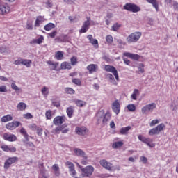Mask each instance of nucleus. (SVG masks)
Here are the masks:
<instances>
[{"instance_id":"nucleus-24","label":"nucleus","mask_w":178,"mask_h":178,"mask_svg":"<svg viewBox=\"0 0 178 178\" xmlns=\"http://www.w3.org/2000/svg\"><path fill=\"white\" fill-rule=\"evenodd\" d=\"M66 113L68 118H73V113H74V107L72 106H70L66 109Z\"/></svg>"},{"instance_id":"nucleus-19","label":"nucleus","mask_w":178,"mask_h":178,"mask_svg":"<svg viewBox=\"0 0 178 178\" xmlns=\"http://www.w3.org/2000/svg\"><path fill=\"white\" fill-rule=\"evenodd\" d=\"M86 69L88 70L90 74L97 72V69H98V65L96 64H90L87 66Z\"/></svg>"},{"instance_id":"nucleus-16","label":"nucleus","mask_w":178,"mask_h":178,"mask_svg":"<svg viewBox=\"0 0 178 178\" xmlns=\"http://www.w3.org/2000/svg\"><path fill=\"white\" fill-rule=\"evenodd\" d=\"M123 56L130 58V59H133L134 60H138L140 59V56L138 54H134L130 52H124Z\"/></svg>"},{"instance_id":"nucleus-55","label":"nucleus","mask_w":178,"mask_h":178,"mask_svg":"<svg viewBox=\"0 0 178 178\" xmlns=\"http://www.w3.org/2000/svg\"><path fill=\"white\" fill-rule=\"evenodd\" d=\"M139 73H144V65L143 64H140L138 67Z\"/></svg>"},{"instance_id":"nucleus-52","label":"nucleus","mask_w":178,"mask_h":178,"mask_svg":"<svg viewBox=\"0 0 178 178\" xmlns=\"http://www.w3.org/2000/svg\"><path fill=\"white\" fill-rule=\"evenodd\" d=\"M11 88H13V90H15V91H21L22 89L19 88V87H17V86H16V83H11Z\"/></svg>"},{"instance_id":"nucleus-42","label":"nucleus","mask_w":178,"mask_h":178,"mask_svg":"<svg viewBox=\"0 0 178 178\" xmlns=\"http://www.w3.org/2000/svg\"><path fill=\"white\" fill-rule=\"evenodd\" d=\"M122 27V24L115 23L112 26V31H118L120 28Z\"/></svg>"},{"instance_id":"nucleus-57","label":"nucleus","mask_w":178,"mask_h":178,"mask_svg":"<svg viewBox=\"0 0 178 178\" xmlns=\"http://www.w3.org/2000/svg\"><path fill=\"white\" fill-rule=\"evenodd\" d=\"M69 172H70V176H72V177H74V176H76V175H77V172H76L75 168H74L73 170H71Z\"/></svg>"},{"instance_id":"nucleus-27","label":"nucleus","mask_w":178,"mask_h":178,"mask_svg":"<svg viewBox=\"0 0 178 178\" xmlns=\"http://www.w3.org/2000/svg\"><path fill=\"white\" fill-rule=\"evenodd\" d=\"M41 92H42L43 97L47 98V97H48L49 95V88L47 87V86H44L41 89Z\"/></svg>"},{"instance_id":"nucleus-23","label":"nucleus","mask_w":178,"mask_h":178,"mask_svg":"<svg viewBox=\"0 0 178 178\" xmlns=\"http://www.w3.org/2000/svg\"><path fill=\"white\" fill-rule=\"evenodd\" d=\"M73 102L78 106L79 108H83V106H86L87 105V102L80 99H74Z\"/></svg>"},{"instance_id":"nucleus-44","label":"nucleus","mask_w":178,"mask_h":178,"mask_svg":"<svg viewBox=\"0 0 178 178\" xmlns=\"http://www.w3.org/2000/svg\"><path fill=\"white\" fill-rule=\"evenodd\" d=\"M83 159L81 160V165H84L85 166L88 165V156L86 154V157H82Z\"/></svg>"},{"instance_id":"nucleus-40","label":"nucleus","mask_w":178,"mask_h":178,"mask_svg":"<svg viewBox=\"0 0 178 178\" xmlns=\"http://www.w3.org/2000/svg\"><path fill=\"white\" fill-rule=\"evenodd\" d=\"M0 54H9V48L5 46L0 47Z\"/></svg>"},{"instance_id":"nucleus-30","label":"nucleus","mask_w":178,"mask_h":178,"mask_svg":"<svg viewBox=\"0 0 178 178\" xmlns=\"http://www.w3.org/2000/svg\"><path fill=\"white\" fill-rule=\"evenodd\" d=\"M60 68L63 70L67 69L68 70H70V69H72V65H70V63H67L65 61L61 63Z\"/></svg>"},{"instance_id":"nucleus-21","label":"nucleus","mask_w":178,"mask_h":178,"mask_svg":"<svg viewBox=\"0 0 178 178\" xmlns=\"http://www.w3.org/2000/svg\"><path fill=\"white\" fill-rule=\"evenodd\" d=\"M42 41H44V36L40 35L38 39H33L30 42V44L31 45H35V44H38L40 45V44H42Z\"/></svg>"},{"instance_id":"nucleus-18","label":"nucleus","mask_w":178,"mask_h":178,"mask_svg":"<svg viewBox=\"0 0 178 178\" xmlns=\"http://www.w3.org/2000/svg\"><path fill=\"white\" fill-rule=\"evenodd\" d=\"M74 154L76 156H80L81 158H86V152L81 150V149H79V148L74 149Z\"/></svg>"},{"instance_id":"nucleus-62","label":"nucleus","mask_w":178,"mask_h":178,"mask_svg":"<svg viewBox=\"0 0 178 178\" xmlns=\"http://www.w3.org/2000/svg\"><path fill=\"white\" fill-rule=\"evenodd\" d=\"M8 152H16V147L13 146H8Z\"/></svg>"},{"instance_id":"nucleus-46","label":"nucleus","mask_w":178,"mask_h":178,"mask_svg":"<svg viewBox=\"0 0 178 178\" xmlns=\"http://www.w3.org/2000/svg\"><path fill=\"white\" fill-rule=\"evenodd\" d=\"M71 65L72 66H76L77 65V57L73 56L70 58Z\"/></svg>"},{"instance_id":"nucleus-48","label":"nucleus","mask_w":178,"mask_h":178,"mask_svg":"<svg viewBox=\"0 0 178 178\" xmlns=\"http://www.w3.org/2000/svg\"><path fill=\"white\" fill-rule=\"evenodd\" d=\"M26 29H27V30H33V22L28 21L26 22Z\"/></svg>"},{"instance_id":"nucleus-50","label":"nucleus","mask_w":178,"mask_h":178,"mask_svg":"<svg viewBox=\"0 0 178 178\" xmlns=\"http://www.w3.org/2000/svg\"><path fill=\"white\" fill-rule=\"evenodd\" d=\"M72 83H74V84H76V86H81V81H80L79 79H73Z\"/></svg>"},{"instance_id":"nucleus-10","label":"nucleus","mask_w":178,"mask_h":178,"mask_svg":"<svg viewBox=\"0 0 178 178\" xmlns=\"http://www.w3.org/2000/svg\"><path fill=\"white\" fill-rule=\"evenodd\" d=\"M19 161V158L14 156L8 158L4 163V169H8L10 168V165H13V163H16Z\"/></svg>"},{"instance_id":"nucleus-59","label":"nucleus","mask_w":178,"mask_h":178,"mask_svg":"<svg viewBox=\"0 0 178 178\" xmlns=\"http://www.w3.org/2000/svg\"><path fill=\"white\" fill-rule=\"evenodd\" d=\"M62 130H63V126L56 127L55 129L56 134H59L60 131H62Z\"/></svg>"},{"instance_id":"nucleus-58","label":"nucleus","mask_w":178,"mask_h":178,"mask_svg":"<svg viewBox=\"0 0 178 178\" xmlns=\"http://www.w3.org/2000/svg\"><path fill=\"white\" fill-rule=\"evenodd\" d=\"M7 91H8V89L6 88V86H0V92H6Z\"/></svg>"},{"instance_id":"nucleus-7","label":"nucleus","mask_w":178,"mask_h":178,"mask_svg":"<svg viewBox=\"0 0 178 178\" xmlns=\"http://www.w3.org/2000/svg\"><path fill=\"white\" fill-rule=\"evenodd\" d=\"M88 129L84 126L76 127L75 128V133L78 134V136H82V137H87V136H88Z\"/></svg>"},{"instance_id":"nucleus-35","label":"nucleus","mask_w":178,"mask_h":178,"mask_svg":"<svg viewBox=\"0 0 178 178\" xmlns=\"http://www.w3.org/2000/svg\"><path fill=\"white\" fill-rule=\"evenodd\" d=\"M31 63H33V61H31V60L22 59V65L24 66H26V67H31Z\"/></svg>"},{"instance_id":"nucleus-2","label":"nucleus","mask_w":178,"mask_h":178,"mask_svg":"<svg viewBox=\"0 0 178 178\" xmlns=\"http://www.w3.org/2000/svg\"><path fill=\"white\" fill-rule=\"evenodd\" d=\"M142 35L143 33L140 31L133 32L127 37L126 41L127 42H128V44H133L134 42H137L140 40V38H141Z\"/></svg>"},{"instance_id":"nucleus-45","label":"nucleus","mask_w":178,"mask_h":178,"mask_svg":"<svg viewBox=\"0 0 178 178\" xmlns=\"http://www.w3.org/2000/svg\"><path fill=\"white\" fill-rule=\"evenodd\" d=\"M45 116H46V119H47V120L52 119V111L51 110L46 111Z\"/></svg>"},{"instance_id":"nucleus-26","label":"nucleus","mask_w":178,"mask_h":178,"mask_svg":"<svg viewBox=\"0 0 178 178\" xmlns=\"http://www.w3.org/2000/svg\"><path fill=\"white\" fill-rule=\"evenodd\" d=\"M138 95H140V90H138V89H134L131 95V99L137 101V97H138Z\"/></svg>"},{"instance_id":"nucleus-41","label":"nucleus","mask_w":178,"mask_h":178,"mask_svg":"<svg viewBox=\"0 0 178 178\" xmlns=\"http://www.w3.org/2000/svg\"><path fill=\"white\" fill-rule=\"evenodd\" d=\"M127 108L129 112H135L136 111V105L133 104H128Z\"/></svg>"},{"instance_id":"nucleus-63","label":"nucleus","mask_w":178,"mask_h":178,"mask_svg":"<svg viewBox=\"0 0 178 178\" xmlns=\"http://www.w3.org/2000/svg\"><path fill=\"white\" fill-rule=\"evenodd\" d=\"M1 149H3V151H5V152H8L9 146L3 145L1 146Z\"/></svg>"},{"instance_id":"nucleus-43","label":"nucleus","mask_w":178,"mask_h":178,"mask_svg":"<svg viewBox=\"0 0 178 178\" xmlns=\"http://www.w3.org/2000/svg\"><path fill=\"white\" fill-rule=\"evenodd\" d=\"M106 41L108 44H112V42H113V37H112L111 35H106Z\"/></svg>"},{"instance_id":"nucleus-60","label":"nucleus","mask_w":178,"mask_h":178,"mask_svg":"<svg viewBox=\"0 0 178 178\" xmlns=\"http://www.w3.org/2000/svg\"><path fill=\"white\" fill-rule=\"evenodd\" d=\"M24 119H32L33 115H31V113H28L26 114H24Z\"/></svg>"},{"instance_id":"nucleus-8","label":"nucleus","mask_w":178,"mask_h":178,"mask_svg":"<svg viewBox=\"0 0 178 178\" xmlns=\"http://www.w3.org/2000/svg\"><path fill=\"white\" fill-rule=\"evenodd\" d=\"M99 163L102 168H104V169H106V170H108L109 172H113V170H115L113 165L105 159L100 160Z\"/></svg>"},{"instance_id":"nucleus-11","label":"nucleus","mask_w":178,"mask_h":178,"mask_svg":"<svg viewBox=\"0 0 178 178\" xmlns=\"http://www.w3.org/2000/svg\"><path fill=\"white\" fill-rule=\"evenodd\" d=\"M90 22L91 18L87 17V20L83 22L82 27L79 31V33H87V31H88V29H90Z\"/></svg>"},{"instance_id":"nucleus-22","label":"nucleus","mask_w":178,"mask_h":178,"mask_svg":"<svg viewBox=\"0 0 178 178\" xmlns=\"http://www.w3.org/2000/svg\"><path fill=\"white\" fill-rule=\"evenodd\" d=\"M44 22H45V18H44V17L38 16L35 22V27H40V24H42Z\"/></svg>"},{"instance_id":"nucleus-56","label":"nucleus","mask_w":178,"mask_h":178,"mask_svg":"<svg viewBox=\"0 0 178 178\" xmlns=\"http://www.w3.org/2000/svg\"><path fill=\"white\" fill-rule=\"evenodd\" d=\"M140 162H143V163H147V162H148V159H147V157H145L144 156H141L140 157Z\"/></svg>"},{"instance_id":"nucleus-15","label":"nucleus","mask_w":178,"mask_h":178,"mask_svg":"<svg viewBox=\"0 0 178 178\" xmlns=\"http://www.w3.org/2000/svg\"><path fill=\"white\" fill-rule=\"evenodd\" d=\"M19 126H20V122L15 121L8 123L6 125V127L8 130H15V129H16V127H19Z\"/></svg>"},{"instance_id":"nucleus-34","label":"nucleus","mask_w":178,"mask_h":178,"mask_svg":"<svg viewBox=\"0 0 178 178\" xmlns=\"http://www.w3.org/2000/svg\"><path fill=\"white\" fill-rule=\"evenodd\" d=\"M44 29L46 31H51V30H52V29H55V24L50 22V23L46 24L44 26Z\"/></svg>"},{"instance_id":"nucleus-36","label":"nucleus","mask_w":178,"mask_h":178,"mask_svg":"<svg viewBox=\"0 0 178 178\" xmlns=\"http://www.w3.org/2000/svg\"><path fill=\"white\" fill-rule=\"evenodd\" d=\"M123 144L122 141L115 142L113 143L112 147L114 149H118L120 148V147H123Z\"/></svg>"},{"instance_id":"nucleus-5","label":"nucleus","mask_w":178,"mask_h":178,"mask_svg":"<svg viewBox=\"0 0 178 178\" xmlns=\"http://www.w3.org/2000/svg\"><path fill=\"white\" fill-rule=\"evenodd\" d=\"M155 108H156V104L155 103L149 104L142 107L141 112L143 115H148V113L152 112Z\"/></svg>"},{"instance_id":"nucleus-28","label":"nucleus","mask_w":178,"mask_h":178,"mask_svg":"<svg viewBox=\"0 0 178 178\" xmlns=\"http://www.w3.org/2000/svg\"><path fill=\"white\" fill-rule=\"evenodd\" d=\"M131 129V127H130V126L122 127V128H121L120 133V134H122L123 136H124L126 134H129V131Z\"/></svg>"},{"instance_id":"nucleus-38","label":"nucleus","mask_w":178,"mask_h":178,"mask_svg":"<svg viewBox=\"0 0 178 178\" xmlns=\"http://www.w3.org/2000/svg\"><path fill=\"white\" fill-rule=\"evenodd\" d=\"M55 58L57 60H62V58H63V52L58 51L55 54Z\"/></svg>"},{"instance_id":"nucleus-37","label":"nucleus","mask_w":178,"mask_h":178,"mask_svg":"<svg viewBox=\"0 0 178 178\" xmlns=\"http://www.w3.org/2000/svg\"><path fill=\"white\" fill-rule=\"evenodd\" d=\"M106 77L109 79L110 82L112 83V84H114V86H116L118 83H116V81H115V77H113V75L112 74H108L106 75Z\"/></svg>"},{"instance_id":"nucleus-54","label":"nucleus","mask_w":178,"mask_h":178,"mask_svg":"<svg viewBox=\"0 0 178 178\" xmlns=\"http://www.w3.org/2000/svg\"><path fill=\"white\" fill-rule=\"evenodd\" d=\"M148 3H152L153 5L154 8L156 9V0H146Z\"/></svg>"},{"instance_id":"nucleus-31","label":"nucleus","mask_w":178,"mask_h":178,"mask_svg":"<svg viewBox=\"0 0 178 178\" xmlns=\"http://www.w3.org/2000/svg\"><path fill=\"white\" fill-rule=\"evenodd\" d=\"M3 123H6V122H10V120H13V117L10 115H4L1 119Z\"/></svg>"},{"instance_id":"nucleus-4","label":"nucleus","mask_w":178,"mask_h":178,"mask_svg":"<svg viewBox=\"0 0 178 178\" xmlns=\"http://www.w3.org/2000/svg\"><path fill=\"white\" fill-rule=\"evenodd\" d=\"M123 8L125 10H128V12H132V13H137V12H140V10H141V8H140L138 6L131 3H126Z\"/></svg>"},{"instance_id":"nucleus-49","label":"nucleus","mask_w":178,"mask_h":178,"mask_svg":"<svg viewBox=\"0 0 178 178\" xmlns=\"http://www.w3.org/2000/svg\"><path fill=\"white\" fill-rule=\"evenodd\" d=\"M22 63H23V58H19L17 60H15L14 61V65H22Z\"/></svg>"},{"instance_id":"nucleus-6","label":"nucleus","mask_w":178,"mask_h":178,"mask_svg":"<svg viewBox=\"0 0 178 178\" xmlns=\"http://www.w3.org/2000/svg\"><path fill=\"white\" fill-rule=\"evenodd\" d=\"M104 70L106 72H108V73H112L115 76V80H117V81H119V74H118V70L115 67L107 65L104 66Z\"/></svg>"},{"instance_id":"nucleus-33","label":"nucleus","mask_w":178,"mask_h":178,"mask_svg":"<svg viewBox=\"0 0 178 178\" xmlns=\"http://www.w3.org/2000/svg\"><path fill=\"white\" fill-rule=\"evenodd\" d=\"M165 129H166V126H165V124H160L156 127V134H159V133H161V131H163Z\"/></svg>"},{"instance_id":"nucleus-32","label":"nucleus","mask_w":178,"mask_h":178,"mask_svg":"<svg viewBox=\"0 0 178 178\" xmlns=\"http://www.w3.org/2000/svg\"><path fill=\"white\" fill-rule=\"evenodd\" d=\"M26 108H27V105L24 102H19L17 106L18 111H26Z\"/></svg>"},{"instance_id":"nucleus-9","label":"nucleus","mask_w":178,"mask_h":178,"mask_svg":"<svg viewBox=\"0 0 178 178\" xmlns=\"http://www.w3.org/2000/svg\"><path fill=\"white\" fill-rule=\"evenodd\" d=\"M138 138L139 141L144 143L148 147H150V148H154V147H155V145L154 143H151V139L149 138H145L143 135L140 134L138 136Z\"/></svg>"},{"instance_id":"nucleus-53","label":"nucleus","mask_w":178,"mask_h":178,"mask_svg":"<svg viewBox=\"0 0 178 178\" xmlns=\"http://www.w3.org/2000/svg\"><path fill=\"white\" fill-rule=\"evenodd\" d=\"M25 145L29 147L30 148H35V145L32 142H26Z\"/></svg>"},{"instance_id":"nucleus-25","label":"nucleus","mask_w":178,"mask_h":178,"mask_svg":"<svg viewBox=\"0 0 178 178\" xmlns=\"http://www.w3.org/2000/svg\"><path fill=\"white\" fill-rule=\"evenodd\" d=\"M87 38L89 40V42L92 44V45H95V47L98 48V40L97 39H93L92 35H88Z\"/></svg>"},{"instance_id":"nucleus-29","label":"nucleus","mask_w":178,"mask_h":178,"mask_svg":"<svg viewBox=\"0 0 178 178\" xmlns=\"http://www.w3.org/2000/svg\"><path fill=\"white\" fill-rule=\"evenodd\" d=\"M21 133L22 136H23L26 141H30V136L27 134V131H26V129L22 128L19 131Z\"/></svg>"},{"instance_id":"nucleus-47","label":"nucleus","mask_w":178,"mask_h":178,"mask_svg":"<svg viewBox=\"0 0 178 178\" xmlns=\"http://www.w3.org/2000/svg\"><path fill=\"white\" fill-rule=\"evenodd\" d=\"M65 91L66 92V94H74V90H73V88H66L65 89Z\"/></svg>"},{"instance_id":"nucleus-3","label":"nucleus","mask_w":178,"mask_h":178,"mask_svg":"<svg viewBox=\"0 0 178 178\" xmlns=\"http://www.w3.org/2000/svg\"><path fill=\"white\" fill-rule=\"evenodd\" d=\"M95 168L92 165H87L81 168V172L83 177H91Z\"/></svg>"},{"instance_id":"nucleus-1","label":"nucleus","mask_w":178,"mask_h":178,"mask_svg":"<svg viewBox=\"0 0 178 178\" xmlns=\"http://www.w3.org/2000/svg\"><path fill=\"white\" fill-rule=\"evenodd\" d=\"M112 116V114L109 111H106L105 113L104 111H100L96 114V120H97V123L99 124L101 122L102 123H108L109 120H111V118Z\"/></svg>"},{"instance_id":"nucleus-14","label":"nucleus","mask_w":178,"mask_h":178,"mask_svg":"<svg viewBox=\"0 0 178 178\" xmlns=\"http://www.w3.org/2000/svg\"><path fill=\"white\" fill-rule=\"evenodd\" d=\"M112 109L115 115H119V113H120V104L119 103V100H115L113 102Z\"/></svg>"},{"instance_id":"nucleus-64","label":"nucleus","mask_w":178,"mask_h":178,"mask_svg":"<svg viewBox=\"0 0 178 178\" xmlns=\"http://www.w3.org/2000/svg\"><path fill=\"white\" fill-rule=\"evenodd\" d=\"M36 131L38 136H42V129L38 127V129H36Z\"/></svg>"},{"instance_id":"nucleus-12","label":"nucleus","mask_w":178,"mask_h":178,"mask_svg":"<svg viewBox=\"0 0 178 178\" xmlns=\"http://www.w3.org/2000/svg\"><path fill=\"white\" fill-rule=\"evenodd\" d=\"M10 12V7L4 3H0V15H8Z\"/></svg>"},{"instance_id":"nucleus-13","label":"nucleus","mask_w":178,"mask_h":178,"mask_svg":"<svg viewBox=\"0 0 178 178\" xmlns=\"http://www.w3.org/2000/svg\"><path fill=\"white\" fill-rule=\"evenodd\" d=\"M66 120V118L65 116H56L54 118L53 120L54 124L55 126H60L61 124H63L65 123V120Z\"/></svg>"},{"instance_id":"nucleus-17","label":"nucleus","mask_w":178,"mask_h":178,"mask_svg":"<svg viewBox=\"0 0 178 178\" xmlns=\"http://www.w3.org/2000/svg\"><path fill=\"white\" fill-rule=\"evenodd\" d=\"M3 139L6 140V141L13 142V141H16V140H17V137H16L13 134H4Z\"/></svg>"},{"instance_id":"nucleus-39","label":"nucleus","mask_w":178,"mask_h":178,"mask_svg":"<svg viewBox=\"0 0 178 178\" xmlns=\"http://www.w3.org/2000/svg\"><path fill=\"white\" fill-rule=\"evenodd\" d=\"M65 165L67 166V168L69 169V172H70L71 170H73V169H74V164H73V163H72L70 161H66Z\"/></svg>"},{"instance_id":"nucleus-51","label":"nucleus","mask_w":178,"mask_h":178,"mask_svg":"<svg viewBox=\"0 0 178 178\" xmlns=\"http://www.w3.org/2000/svg\"><path fill=\"white\" fill-rule=\"evenodd\" d=\"M155 134H156V128H153L149 130V136H155Z\"/></svg>"},{"instance_id":"nucleus-61","label":"nucleus","mask_w":178,"mask_h":178,"mask_svg":"<svg viewBox=\"0 0 178 178\" xmlns=\"http://www.w3.org/2000/svg\"><path fill=\"white\" fill-rule=\"evenodd\" d=\"M56 34H58V32L56 31H54L53 32H51L49 33V37H51V38H55V35H56Z\"/></svg>"},{"instance_id":"nucleus-20","label":"nucleus","mask_w":178,"mask_h":178,"mask_svg":"<svg viewBox=\"0 0 178 178\" xmlns=\"http://www.w3.org/2000/svg\"><path fill=\"white\" fill-rule=\"evenodd\" d=\"M47 65H49L51 70H56V67L59 66V63L54 62L52 60L47 61Z\"/></svg>"}]
</instances>
